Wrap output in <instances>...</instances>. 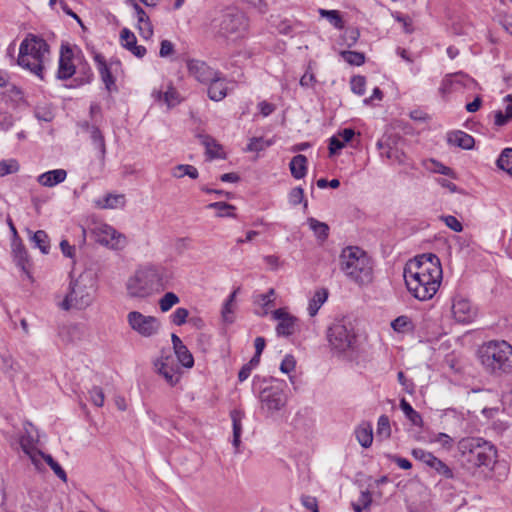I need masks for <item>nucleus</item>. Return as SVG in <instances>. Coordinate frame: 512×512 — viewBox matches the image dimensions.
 Returning <instances> with one entry per match:
<instances>
[{
  "label": "nucleus",
  "mask_w": 512,
  "mask_h": 512,
  "mask_svg": "<svg viewBox=\"0 0 512 512\" xmlns=\"http://www.w3.org/2000/svg\"><path fill=\"white\" fill-rule=\"evenodd\" d=\"M173 279L171 269L164 266L148 265L141 267L128 278L127 294L132 298H146L155 292L166 289Z\"/></svg>",
  "instance_id": "f257e3e1"
},
{
  "label": "nucleus",
  "mask_w": 512,
  "mask_h": 512,
  "mask_svg": "<svg viewBox=\"0 0 512 512\" xmlns=\"http://www.w3.org/2000/svg\"><path fill=\"white\" fill-rule=\"evenodd\" d=\"M340 269L345 276L358 285L372 281L373 268L368 255L360 248L349 246L340 255Z\"/></svg>",
  "instance_id": "f03ea898"
},
{
  "label": "nucleus",
  "mask_w": 512,
  "mask_h": 512,
  "mask_svg": "<svg viewBox=\"0 0 512 512\" xmlns=\"http://www.w3.org/2000/svg\"><path fill=\"white\" fill-rule=\"evenodd\" d=\"M483 368L491 374L510 373L512 371V346L506 341H489L477 351Z\"/></svg>",
  "instance_id": "7ed1b4c3"
},
{
  "label": "nucleus",
  "mask_w": 512,
  "mask_h": 512,
  "mask_svg": "<svg viewBox=\"0 0 512 512\" xmlns=\"http://www.w3.org/2000/svg\"><path fill=\"white\" fill-rule=\"evenodd\" d=\"M95 282L93 278L86 273L80 274L76 278H71L68 291L59 303L62 310H84L92 305L95 298Z\"/></svg>",
  "instance_id": "20e7f679"
},
{
  "label": "nucleus",
  "mask_w": 512,
  "mask_h": 512,
  "mask_svg": "<svg viewBox=\"0 0 512 512\" xmlns=\"http://www.w3.org/2000/svg\"><path fill=\"white\" fill-rule=\"evenodd\" d=\"M49 53L46 41L29 34L20 44L17 64L43 79L44 60Z\"/></svg>",
  "instance_id": "39448f33"
},
{
  "label": "nucleus",
  "mask_w": 512,
  "mask_h": 512,
  "mask_svg": "<svg viewBox=\"0 0 512 512\" xmlns=\"http://www.w3.org/2000/svg\"><path fill=\"white\" fill-rule=\"evenodd\" d=\"M464 462L471 467H488L495 462L497 451L493 444L479 437L462 438L457 445Z\"/></svg>",
  "instance_id": "423d86ee"
},
{
  "label": "nucleus",
  "mask_w": 512,
  "mask_h": 512,
  "mask_svg": "<svg viewBox=\"0 0 512 512\" xmlns=\"http://www.w3.org/2000/svg\"><path fill=\"white\" fill-rule=\"evenodd\" d=\"M217 34L227 40L236 41L247 34L249 20L244 12L235 7L225 8L215 20Z\"/></svg>",
  "instance_id": "0eeeda50"
},
{
  "label": "nucleus",
  "mask_w": 512,
  "mask_h": 512,
  "mask_svg": "<svg viewBox=\"0 0 512 512\" xmlns=\"http://www.w3.org/2000/svg\"><path fill=\"white\" fill-rule=\"evenodd\" d=\"M327 339L331 348L338 352L353 350L357 343L354 324L348 318L336 319L327 330Z\"/></svg>",
  "instance_id": "6e6552de"
},
{
  "label": "nucleus",
  "mask_w": 512,
  "mask_h": 512,
  "mask_svg": "<svg viewBox=\"0 0 512 512\" xmlns=\"http://www.w3.org/2000/svg\"><path fill=\"white\" fill-rule=\"evenodd\" d=\"M403 277L408 291L420 301L431 299L438 291L442 280L420 276L418 271L414 272V275L403 274Z\"/></svg>",
  "instance_id": "1a4fd4ad"
},
{
  "label": "nucleus",
  "mask_w": 512,
  "mask_h": 512,
  "mask_svg": "<svg viewBox=\"0 0 512 512\" xmlns=\"http://www.w3.org/2000/svg\"><path fill=\"white\" fill-rule=\"evenodd\" d=\"M418 271L420 276L430 278H442V267L439 258L432 253L422 254L416 256L414 259L409 260L405 267L403 274L414 275Z\"/></svg>",
  "instance_id": "9d476101"
},
{
  "label": "nucleus",
  "mask_w": 512,
  "mask_h": 512,
  "mask_svg": "<svg viewBox=\"0 0 512 512\" xmlns=\"http://www.w3.org/2000/svg\"><path fill=\"white\" fill-rule=\"evenodd\" d=\"M90 233L95 242L111 250H122L127 245L126 236L106 223H96Z\"/></svg>",
  "instance_id": "9b49d317"
},
{
  "label": "nucleus",
  "mask_w": 512,
  "mask_h": 512,
  "mask_svg": "<svg viewBox=\"0 0 512 512\" xmlns=\"http://www.w3.org/2000/svg\"><path fill=\"white\" fill-rule=\"evenodd\" d=\"M127 322L134 332L145 338L157 335L161 329V322L157 317L144 315L139 311H130Z\"/></svg>",
  "instance_id": "f8f14e48"
},
{
  "label": "nucleus",
  "mask_w": 512,
  "mask_h": 512,
  "mask_svg": "<svg viewBox=\"0 0 512 512\" xmlns=\"http://www.w3.org/2000/svg\"><path fill=\"white\" fill-rule=\"evenodd\" d=\"M261 408L269 415L280 411L287 404V394L278 386L264 388L259 395Z\"/></svg>",
  "instance_id": "ddd939ff"
},
{
  "label": "nucleus",
  "mask_w": 512,
  "mask_h": 512,
  "mask_svg": "<svg viewBox=\"0 0 512 512\" xmlns=\"http://www.w3.org/2000/svg\"><path fill=\"white\" fill-rule=\"evenodd\" d=\"M154 367L156 372L162 376L165 381L174 386L179 381V368L175 363L172 355L162 353L161 356L155 360Z\"/></svg>",
  "instance_id": "4468645a"
},
{
  "label": "nucleus",
  "mask_w": 512,
  "mask_h": 512,
  "mask_svg": "<svg viewBox=\"0 0 512 512\" xmlns=\"http://www.w3.org/2000/svg\"><path fill=\"white\" fill-rule=\"evenodd\" d=\"M412 456L435 470L439 475L447 479L453 478L454 475L452 469L431 452L421 448H415L412 450Z\"/></svg>",
  "instance_id": "2eb2a0df"
},
{
  "label": "nucleus",
  "mask_w": 512,
  "mask_h": 512,
  "mask_svg": "<svg viewBox=\"0 0 512 512\" xmlns=\"http://www.w3.org/2000/svg\"><path fill=\"white\" fill-rule=\"evenodd\" d=\"M74 53L69 45H62L56 77L59 80L70 79L76 73L73 63Z\"/></svg>",
  "instance_id": "dca6fc26"
},
{
  "label": "nucleus",
  "mask_w": 512,
  "mask_h": 512,
  "mask_svg": "<svg viewBox=\"0 0 512 512\" xmlns=\"http://www.w3.org/2000/svg\"><path fill=\"white\" fill-rule=\"evenodd\" d=\"M187 68L191 76L204 84H208L211 79H215V77H217L218 71L212 69L201 60L192 59L187 61Z\"/></svg>",
  "instance_id": "f3484780"
},
{
  "label": "nucleus",
  "mask_w": 512,
  "mask_h": 512,
  "mask_svg": "<svg viewBox=\"0 0 512 512\" xmlns=\"http://www.w3.org/2000/svg\"><path fill=\"white\" fill-rule=\"evenodd\" d=\"M452 313L456 321L461 323H469L476 316V311L470 301L462 297L454 298Z\"/></svg>",
  "instance_id": "a211bd4d"
},
{
  "label": "nucleus",
  "mask_w": 512,
  "mask_h": 512,
  "mask_svg": "<svg viewBox=\"0 0 512 512\" xmlns=\"http://www.w3.org/2000/svg\"><path fill=\"white\" fill-rule=\"evenodd\" d=\"M272 317L278 321L276 333L278 336L288 337L295 332L296 318L287 313L284 309H276Z\"/></svg>",
  "instance_id": "6ab92c4d"
},
{
  "label": "nucleus",
  "mask_w": 512,
  "mask_h": 512,
  "mask_svg": "<svg viewBox=\"0 0 512 512\" xmlns=\"http://www.w3.org/2000/svg\"><path fill=\"white\" fill-rule=\"evenodd\" d=\"M121 45L130 51L137 58H143L146 54V48L142 45H137L135 34L128 28H123L120 32Z\"/></svg>",
  "instance_id": "aec40b11"
},
{
  "label": "nucleus",
  "mask_w": 512,
  "mask_h": 512,
  "mask_svg": "<svg viewBox=\"0 0 512 512\" xmlns=\"http://www.w3.org/2000/svg\"><path fill=\"white\" fill-rule=\"evenodd\" d=\"M208 96L213 101H221L227 95V82L222 73L217 72V77L208 82Z\"/></svg>",
  "instance_id": "412c9836"
},
{
  "label": "nucleus",
  "mask_w": 512,
  "mask_h": 512,
  "mask_svg": "<svg viewBox=\"0 0 512 512\" xmlns=\"http://www.w3.org/2000/svg\"><path fill=\"white\" fill-rule=\"evenodd\" d=\"M245 414L243 411L234 409L230 412V418L232 421V430H233V439L232 445L235 449V453L240 452V444H241V434L243 430L242 420L244 419Z\"/></svg>",
  "instance_id": "4be33fe9"
},
{
  "label": "nucleus",
  "mask_w": 512,
  "mask_h": 512,
  "mask_svg": "<svg viewBox=\"0 0 512 512\" xmlns=\"http://www.w3.org/2000/svg\"><path fill=\"white\" fill-rule=\"evenodd\" d=\"M20 446L23 452L29 456L36 469L40 470L42 466L40 455H43V452L34 446L32 437L26 435L21 436Z\"/></svg>",
  "instance_id": "5701e85b"
},
{
  "label": "nucleus",
  "mask_w": 512,
  "mask_h": 512,
  "mask_svg": "<svg viewBox=\"0 0 512 512\" xmlns=\"http://www.w3.org/2000/svg\"><path fill=\"white\" fill-rule=\"evenodd\" d=\"M67 172L64 169H55L40 174L37 182L44 187H54L65 181Z\"/></svg>",
  "instance_id": "b1692460"
},
{
  "label": "nucleus",
  "mask_w": 512,
  "mask_h": 512,
  "mask_svg": "<svg viewBox=\"0 0 512 512\" xmlns=\"http://www.w3.org/2000/svg\"><path fill=\"white\" fill-rule=\"evenodd\" d=\"M447 140L450 145L467 150L472 149L475 143L471 135L460 130L449 133Z\"/></svg>",
  "instance_id": "393cba45"
},
{
  "label": "nucleus",
  "mask_w": 512,
  "mask_h": 512,
  "mask_svg": "<svg viewBox=\"0 0 512 512\" xmlns=\"http://www.w3.org/2000/svg\"><path fill=\"white\" fill-rule=\"evenodd\" d=\"M292 176L295 179H302L307 172V158L302 154L294 156L289 164Z\"/></svg>",
  "instance_id": "a878e982"
},
{
  "label": "nucleus",
  "mask_w": 512,
  "mask_h": 512,
  "mask_svg": "<svg viewBox=\"0 0 512 512\" xmlns=\"http://www.w3.org/2000/svg\"><path fill=\"white\" fill-rule=\"evenodd\" d=\"M356 438L363 448H369L373 442V430L370 423H362L355 430Z\"/></svg>",
  "instance_id": "bb28decb"
},
{
  "label": "nucleus",
  "mask_w": 512,
  "mask_h": 512,
  "mask_svg": "<svg viewBox=\"0 0 512 512\" xmlns=\"http://www.w3.org/2000/svg\"><path fill=\"white\" fill-rule=\"evenodd\" d=\"M89 133L95 149L98 150V157L101 161V164L104 165L106 156V144L104 136L97 126L91 128V131Z\"/></svg>",
  "instance_id": "cd10ccee"
},
{
  "label": "nucleus",
  "mask_w": 512,
  "mask_h": 512,
  "mask_svg": "<svg viewBox=\"0 0 512 512\" xmlns=\"http://www.w3.org/2000/svg\"><path fill=\"white\" fill-rule=\"evenodd\" d=\"M327 297H328V291L324 288L319 289L314 293V295L311 298V300L309 301V305H308V314L311 317H314L318 313L320 307L327 300Z\"/></svg>",
  "instance_id": "c85d7f7f"
},
{
  "label": "nucleus",
  "mask_w": 512,
  "mask_h": 512,
  "mask_svg": "<svg viewBox=\"0 0 512 512\" xmlns=\"http://www.w3.org/2000/svg\"><path fill=\"white\" fill-rule=\"evenodd\" d=\"M157 99L163 100L168 107H174L181 102L178 91L171 84L168 85L166 91L157 92Z\"/></svg>",
  "instance_id": "c756f323"
},
{
  "label": "nucleus",
  "mask_w": 512,
  "mask_h": 512,
  "mask_svg": "<svg viewBox=\"0 0 512 512\" xmlns=\"http://www.w3.org/2000/svg\"><path fill=\"white\" fill-rule=\"evenodd\" d=\"M400 408L403 411L406 418L414 425L421 427L423 420L421 415L413 409V407L403 398L400 401Z\"/></svg>",
  "instance_id": "7c9ffc66"
},
{
  "label": "nucleus",
  "mask_w": 512,
  "mask_h": 512,
  "mask_svg": "<svg viewBox=\"0 0 512 512\" xmlns=\"http://www.w3.org/2000/svg\"><path fill=\"white\" fill-rule=\"evenodd\" d=\"M377 147L380 150L381 156H385L387 159L401 163L403 153H401L398 149L393 148L392 146H390V144L385 143L382 140H379L377 142Z\"/></svg>",
  "instance_id": "2f4dec72"
},
{
  "label": "nucleus",
  "mask_w": 512,
  "mask_h": 512,
  "mask_svg": "<svg viewBox=\"0 0 512 512\" xmlns=\"http://www.w3.org/2000/svg\"><path fill=\"white\" fill-rule=\"evenodd\" d=\"M198 170L196 167L188 164H179L172 169V176L175 178H182L188 176L192 179L198 178Z\"/></svg>",
  "instance_id": "473e14b6"
},
{
  "label": "nucleus",
  "mask_w": 512,
  "mask_h": 512,
  "mask_svg": "<svg viewBox=\"0 0 512 512\" xmlns=\"http://www.w3.org/2000/svg\"><path fill=\"white\" fill-rule=\"evenodd\" d=\"M32 242L43 254H48L50 249L49 237L44 230L36 231L32 237Z\"/></svg>",
  "instance_id": "72a5a7b5"
},
{
  "label": "nucleus",
  "mask_w": 512,
  "mask_h": 512,
  "mask_svg": "<svg viewBox=\"0 0 512 512\" xmlns=\"http://www.w3.org/2000/svg\"><path fill=\"white\" fill-rule=\"evenodd\" d=\"M202 144L206 148V153L209 155L211 159L213 158H222L221 146L216 143V141L209 136H200Z\"/></svg>",
  "instance_id": "f704fd0d"
},
{
  "label": "nucleus",
  "mask_w": 512,
  "mask_h": 512,
  "mask_svg": "<svg viewBox=\"0 0 512 512\" xmlns=\"http://www.w3.org/2000/svg\"><path fill=\"white\" fill-rule=\"evenodd\" d=\"M237 291H233L227 300L225 301L222 308V319L227 324H232L234 322V311H233V303L235 301Z\"/></svg>",
  "instance_id": "c9c22d12"
},
{
  "label": "nucleus",
  "mask_w": 512,
  "mask_h": 512,
  "mask_svg": "<svg viewBox=\"0 0 512 512\" xmlns=\"http://www.w3.org/2000/svg\"><path fill=\"white\" fill-rule=\"evenodd\" d=\"M376 436L381 440H386L391 436V426L388 416L381 415L378 418Z\"/></svg>",
  "instance_id": "e433bc0d"
},
{
  "label": "nucleus",
  "mask_w": 512,
  "mask_h": 512,
  "mask_svg": "<svg viewBox=\"0 0 512 512\" xmlns=\"http://www.w3.org/2000/svg\"><path fill=\"white\" fill-rule=\"evenodd\" d=\"M175 355L179 363L185 368H192L194 365V358L188 348L183 345L174 349Z\"/></svg>",
  "instance_id": "4c0bfd02"
},
{
  "label": "nucleus",
  "mask_w": 512,
  "mask_h": 512,
  "mask_svg": "<svg viewBox=\"0 0 512 512\" xmlns=\"http://www.w3.org/2000/svg\"><path fill=\"white\" fill-rule=\"evenodd\" d=\"M498 168L512 176V148H505L497 159Z\"/></svg>",
  "instance_id": "58836bf2"
},
{
  "label": "nucleus",
  "mask_w": 512,
  "mask_h": 512,
  "mask_svg": "<svg viewBox=\"0 0 512 512\" xmlns=\"http://www.w3.org/2000/svg\"><path fill=\"white\" fill-rule=\"evenodd\" d=\"M308 224L319 239L325 240L328 237L329 227L326 223L320 222L315 218H309Z\"/></svg>",
  "instance_id": "ea45409f"
},
{
  "label": "nucleus",
  "mask_w": 512,
  "mask_h": 512,
  "mask_svg": "<svg viewBox=\"0 0 512 512\" xmlns=\"http://www.w3.org/2000/svg\"><path fill=\"white\" fill-rule=\"evenodd\" d=\"M41 459H43L49 465V467L53 470L58 478H60L63 482H67V474L65 470L59 465L58 462L53 459L51 455L43 453V455H40V460Z\"/></svg>",
  "instance_id": "a19ab883"
},
{
  "label": "nucleus",
  "mask_w": 512,
  "mask_h": 512,
  "mask_svg": "<svg viewBox=\"0 0 512 512\" xmlns=\"http://www.w3.org/2000/svg\"><path fill=\"white\" fill-rule=\"evenodd\" d=\"M125 205V196L123 194H108L104 198L102 208L115 209Z\"/></svg>",
  "instance_id": "79ce46f5"
},
{
  "label": "nucleus",
  "mask_w": 512,
  "mask_h": 512,
  "mask_svg": "<svg viewBox=\"0 0 512 512\" xmlns=\"http://www.w3.org/2000/svg\"><path fill=\"white\" fill-rule=\"evenodd\" d=\"M208 209H215L217 210V216L218 217H235V215L230 212L235 210V206L228 204L226 202H214L207 205Z\"/></svg>",
  "instance_id": "37998d69"
},
{
  "label": "nucleus",
  "mask_w": 512,
  "mask_h": 512,
  "mask_svg": "<svg viewBox=\"0 0 512 512\" xmlns=\"http://www.w3.org/2000/svg\"><path fill=\"white\" fill-rule=\"evenodd\" d=\"M180 301L179 297L174 292L165 293L159 300V307L162 312L169 311L174 305Z\"/></svg>",
  "instance_id": "c03bdc74"
},
{
  "label": "nucleus",
  "mask_w": 512,
  "mask_h": 512,
  "mask_svg": "<svg viewBox=\"0 0 512 512\" xmlns=\"http://www.w3.org/2000/svg\"><path fill=\"white\" fill-rule=\"evenodd\" d=\"M340 54H341L342 58L350 65L361 66L362 64L365 63L364 53L348 50V51H342Z\"/></svg>",
  "instance_id": "a18cd8bd"
},
{
  "label": "nucleus",
  "mask_w": 512,
  "mask_h": 512,
  "mask_svg": "<svg viewBox=\"0 0 512 512\" xmlns=\"http://www.w3.org/2000/svg\"><path fill=\"white\" fill-rule=\"evenodd\" d=\"M319 13L322 17H325L335 28H343L344 23L340 13L337 10L320 9Z\"/></svg>",
  "instance_id": "49530a36"
},
{
  "label": "nucleus",
  "mask_w": 512,
  "mask_h": 512,
  "mask_svg": "<svg viewBox=\"0 0 512 512\" xmlns=\"http://www.w3.org/2000/svg\"><path fill=\"white\" fill-rule=\"evenodd\" d=\"M20 166L15 159L0 161V176H6L18 172Z\"/></svg>",
  "instance_id": "de8ad7c7"
},
{
  "label": "nucleus",
  "mask_w": 512,
  "mask_h": 512,
  "mask_svg": "<svg viewBox=\"0 0 512 512\" xmlns=\"http://www.w3.org/2000/svg\"><path fill=\"white\" fill-rule=\"evenodd\" d=\"M271 141H266L262 137L251 138L246 150L249 152H260L271 145Z\"/></svg>",
  "instance_id": "09e8293b"
},
{
  "label": "nucleus",
  "mask_w": 512,
  "mask_h": 512,
  "mask_svg": "<svg viewBox=\"0 0 512 512\" xmlns=\"http://www.w3.org/2000/svg\"><path fill=\"white\" fill-rule=\"evenodd\" d=\"M137 28L139 30V34L144 39H150L153 35V26L148 16H145L144 19H140L138 21Z\"/></svg>",
  "instance_id": "8fccbe9b"
},
{
  "label": "nucleus",
  "mask_w": 512,
  "mask_h": 512,
  "mask_svg": "<svg viewBox=\"0 0 512 512\" xmlns=\"http://www.w3.org/2000/svg\"><path fill=\"white\" fill-rule=\"evenodd\" d=\"M99 73H100L102 81L105 84V88L107 89V91L108 92L115 91L116 90L115 78L113 77L109 67L107 66V67L99 69Z\"/></svg>",
  "instance_id": "3c124183"
},
{
  "label": "nucleus",
  "mask_w": 512,
  "mask_h": 512,
  "mask_svg": "<svg viewBox=\"0 0 512 512\" xmlns=\"http://www.w3.org/2000/svg\"><path fill=\"white\" fill-rule=\"evenodd\" d=\"M351 90L353 93L362 96L365 93L366 79L364 76L356 75L350 80Z\"/></svg>",
  "instance_id": "603ef678"
},
{
  "label": "nucleus",
  "mask_w": 512,
  "mask_h": 512,
  "mask_svg": "<svg viewBox=\"0 0 512 512\" xmlns=\"http://www.w3.org/2000/svg\"><path fill=\"white\" fill-rule=\"evenodd\" d=\"M189 316V311L186 308H177L171 315V322L177 326H181L186 323Z\"/></svg>",
  "instance_id": "864d4df0"
},
{
  "label": "nucleus",
  "mask_w": 512,
  "mask_h": 512,
  "mask_svg": "<svg viewBox=\"0 0 512 512\" xmlns=\"http://www.w3.org/2000/svg\"><path fill=\"white\" fill-rule=\"evenodd\" d=\"M453 80H454V85L456 87H471L472 85H475L476 82L473 78H471L470 76L466 75V74H463V73H455L453 74Z\"/></svg>",
  "instance_id": "5fc2aeb1"
},
{
  "label": "nucleus",
  "mask_w": 512,
  "mask_h": 512,
  "mask_svg": "<svg viewBox=\"0 0 512 512\" xmlns=\"http://www.w3.org/2000/svg\"><path fill=\"white\" fill-rule=\"evenodd\" d=\"M410 325V319L404 315L397 317L391 322V327L396 332H404Z\"/></svg>",
  "instance_id": "6e6d98bb"
},
{
  "label": "nucleus",
  "mask_w": 512,
  "mask_h": 512,
  "mask_svg": "<svg viewBox=\"0 0 512 512\" xmlns=\"http://www.w3.org/2000/svg\"><path fill=\"white\" fill-rule=\"evenodd\" d=\"M275 290L270 288L267 293L260 294L256 298V302L261 304L265 308H269L274 305Z\"/></svg>",
  "instance_id": "4d7b16f0"
},
{
  "label": "nucleus",
  "mask_w": 512,
  "mask_h": 512,
  "mask_svg": "<svg viewBox=\"0 0 512 512\" xmlns=\"http://www.w3.org/2000/svg\"><path fill=\"white\" fill-rule=\"evenodd\" d=\"M89 395H90V399H91L92 403L95 406H97V407H102L103 406V404H104V393H103L102 388H100L98 386H94L89 391Z\"/></svg>",
  "instance_id": "13d9d810"
},
{
  "label": "nucleus",
  "mask_w": 512,
  "mask_h": 512,
  "mask_svg": "<svg viewBox=\"0 0 512 512\" xmlns=\"http://www.w3.org/2000/svg\"><path fill=\"white\" fill-rule=\"evenodd\" d=\"M441 219L444 221L447 227H449L454 232H461L463 230L462 223L452 215L443 216Z\"/></svg>",
  "instance_id": "bf43d9fd"
},
{
  "label": "nucleus",
  "mask_w": 512,
  "mask_h": 512,
  "mask_svg": "<svg viewBox=\"0 0 512 512\" xmlns=\"http://www.w3.org/2000/svg\"><path fill=\"white\" fill-rule=\"evenodd\" d=\"M295 359L292 355H286L280 364L281 372L288 374L295 369Z\"/></svg>",
  "instance_id": "052dcab7"
},
{
  "label": "nucleus",
  "mask_w": 512,
  "mask_h": 512,
  "mask_svg": "<svg viewBox=\"0 0 512 512\" xmlns=\"http://www.w3.org/2000/svg\"><path fill=\"white\" fill-rule=\"evenodd\" d=\"M433 441L439 443L443 448L450 449L453 445V439L446 433H438L434 436Z\"/></svg>",
  "instance_id": "680f3d73"
},
{
  "label": "nucleus",
  "mask_w": 512,
  "mask_h": 512,
  "mask_svg": "<svg viewBox=\"0 0 512 512\" xmlns=\"http://www.w3.org/2000/svg\"><path fill=\"white\" fill-rule=\"evenodd\" d=\"M304 190L301 187L293 188L289 193V201L293 205H298L303 201Z\"/></svg>",
  "instance_id": "e2e57ef3"
},
{
  "label": "nucleus",
  "mask_w": 512,
  "mask_h": 512,
  "mask_svg": "<svg viewBox=\"0 0 512 512\" xmlns=\"http://www.w3.org/2000/svg\"><path fill=\"white\" fill-rule=\"evenodd\" d=\"M301 503L311 512H319L317 499L315 497L304 495L301 497Z\"/></svg>",
  "instance_id": "0e129e2a"
},
{
  "label": "nucleus",
  "mask_w": 512,
  "mask_h": 512,
  "mask_svg": "<svg viewBox=\"0 0 512 512\" xmlns=\"http://www.w3.org/2000/svg\"><path fill=\"white\" fill-rule=\"evenodd\" d=\"M454 80H453V75H447L442 83H441V86L439 88V92L442 94V95H445L447 93H450L452 90H453V87H454Z\"/></svg>",
  "instance_id": "69168bd1"
},
{
  "label": "nucleus",
  "mask_w": 512,
  "mask_h": 512,
  "mask_svg": "<svg viewBox=\"0 0 512 512\" xmlns=\"http://www.w3.org/2000/svg\"><path fill=\"white\" fill-rule=\"evenodd\" d=\"M344 146L345 143L337 136H333L329 140V152L331 155L338 153Z\"/></svg>",
  "instance_id": "338daca9"
},
{
  "label": "nucleus",
  "mask_w": 512,
  "mask_h": 512,
  "mask_svg": "<svg viewBox=\"0 0 512 512\" xmlns=\"http://www.w3.org/2000/svg\"><path fill=\"white\" fill-rule=\"evenodd\" d=\"M174 51V45L169 40H162L159 55L161 57H168L170 56Z\"/></svg>",
  "instance_id": "774afa93"
}]
</instances>
